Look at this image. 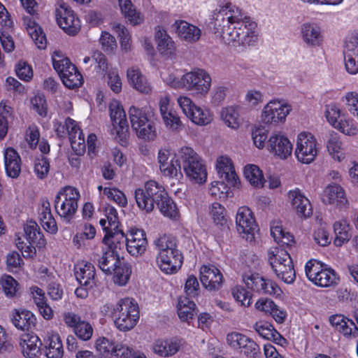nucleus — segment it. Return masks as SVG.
Returning <instances> with one entry per match:
<instances>
[{"mask_svg":"<svg viewBox=\"0 0 358 358\" xmlns=\"http://www.w3.org/2000/svg\"><path fill=\"white\" fill-rule=\"evenodd\" d=\"M210 25L225 43L234 46L254 47L259 41L257 22L231 3L220 5L212 13Z\"/></svg>","mask_w":358,"mask_h":358,"instance_id":"f257e3e1","label":"nucleus"},{"mask_svg":"<svg viewBox=\"0 0 358 358\" xmlns=\"http://www.w3.org/2000/svg\"><path fill=\"white\" fill-rule=\"evenodd\" d=\"M134 196L138 207L146 213L152 212L157 205L164 216L171 219H176L178 216L176 203L164 187L155 180L148 181L143 188L136 189Z\"/></svg>","mask_w":358,"mask_h":358,"instance_id":"f03ea898","label":"nucleus"},{"mask_svg":"<svg viewBox=\"0 0 358 358\" xmlns=\"http://www.w3.org/2000/svg\"><path fill=\"white\" fill-rule=\"evenodd\" d=\"M157 251V264L166 274L176 273L182 266L183 257L177 248L176 239L168 235L160 236L155 242Z\"/></svg>","mask_w":358,"mask_h":358,"instance_id":"7ed1b4c3","label":"nucleus"},{"mask_svg":"<svg viewBox=\"0 0 358 358\" xmlns=\"http://www.w3.org/2000/svg\"><path fill=\"white\" fill-rule=\"evenodd\" d=\"M129 117L131 126L137 136L145 141H152L157 136V116L154 109L149 106L129 107Z\"/></svg>","mask_w":358,"mask_h":358,"instance_id":"20e7f679","label":"nucleus"},{"mask_svg":"<svg viewBox=\"0 0 358 358\" xmlns=\"http://www.w3.org/2000/svg\"><path fill=\"white\" fill-rule=\"evenodd\" d=\"M180 162L186 177L194 184L202 185L207 180L206 166L199 155L190 147L178 150Z\"/></svg>","mask_w":358,"mask_h":358,"instance_id":"39448f33","label":"nucleus"},{"mask_svg":"<svg viewBox=\"0 0 358 358\" xmlns=\"http://www.w3.org/2000/svg\"><path fill=\"white\" fill-rule=\"evenodd\" d=\"M113 315L115 327L122 331L132 329L139 320L138 306L134 299H121L113 308Z\"/></svg>","mask_w":358,"mask_h":358,"instance_id":"423d86ee","label":"nucleus"},{"mask_svg":"<svg viewBox=\"0 0 358 358\" xmlns=\"http://www.w3.org/2000/svg\"><path fill=\"white\" fill-rule=\"evenodd\" d=\"M53 124L55 131L59 138H64L68 134L71 148L76 155L85 152L86 144L84 134L74 120L67 117L64 123L55 120Z\"/></svg>","mask_w":358,"mask_h":358,"instance_id":"0eeeda50","label":"nucleus"},{"mask_svg":"<svg viewBox=\"0 0 358 358\" xmlns=\"http://www.w3.org/2000/svg\"><path fill=\"white\" fill-rule=\"evenodd\" d=\"M211 83V76L203 69H194L182 76V89L199 96H206L208 94Z\"/></svg>","mask_w":358,"mask_h":358,"instance_id":"6e6552de","label":"nucleus"},{"mask_svg":"<svg viewBox=\"0 0 358 358\" xmlns=\"http://www.w3.org/2000/svg\"><path fill=\"white\" fill-rule=\"evenodd\" d=\"M79 198L80 193L77 189L70 186L62 189L55 199V208L57 214L69 222L78 209Z\"/></svg>","mask_w":358,"mask_h":358,"instance_id":"1a4fd4ad","label":"nucleus"},{"mask_svg":"<svg viewBox=\"0 0 358 358\" xmlns=\"http://www.w3.org/2000/svg\"><path fill=\"white\" fill-rule=\"evenodd\" d=\"M305 271L308 278L319 287H330L336 285L338 280L333 269L326 268L317 260H309L306 264Z\"/></svg>","mask_w":358,"mask_h":358,"instance_id":"9d476101","label":"nucleus"},{"mask_svg":"<svg viewBox=\"0 0 358 358\" xmlns=\"http://www.w3.org/2000/svg\"><path fill=\"white\" fill-rule=\"evenodd\" d=\"M110 116L113 123L112 135L122 145L127 144L129 124L126 113L120 101L113 100L109 104Z\"/></svg>","mask_w":358,"mask_h":358,"instance_id":"9b49d317","label":"nucleus"},{"mask_svg":"<svg viewBox=\"0 0 358 358\" xmlns=\"http://www.w3.org/2000/svg\"><path fill=\"white\" fill-rule=\"evenodd\" d=\"M318 152L317 141L309 132H301L298 135L295 155L299 162L310 164L314 161Z\"/></svg>","mask_w":358,"mask_h":358,"instance_id":"f8f14e48","label":"nucleus"},{"mask_svg":"<svg viewBox=\"0 0 358 358\" xmlns=\"http://www.w3.org/2000/svg\"><path fill=\"white\" fill-rule=\"evenodd\" d=\"M55 17L58 25L69 35L74 36L79 32L80 21L66 3H58L55 9Z\"/></svg>","mask_w":358,"mask_h":358,"instance_id":"ddd939ff","label":"nucleus"},{"mask_svg":"<svg viewBox=\"0 0 358 358\" xmlns=\"http://www.w3.org/2000/svg\"><path fill=\"white\" fill-rule=\"evenodd\" d=\"M291 110V106L285 101L273 99L264 107L262 119L266 124L284 122Z\"/></svg>","mask_w":358,"mask_h":358,"instance_id":"4468645a","label":"nucleus"},{"mask_svg":"<svg viewBox=\"0 0 358 358\" xmlns=\"http://www.w3.org/2000/svg\"><path fill=\"white\" fill-rule=\"evenodd\" d=\"M236 223L237 231L243 238L250 242L254 241L257 225L249 208L242 206L238 209Z\"/></svg>","mask_w":358,"mask_h":358,"instance_id":"2eb2a0df","label":"nucleus"},{"mask_svg":"<svg viewBox=\"0 0 358 358\" xmlns=\"http://www.w3.org/2000/svg\"><path fill=\"white\" fill-rule=\"evenodd\" d=\"M299 36L303 43L310 48L321 46L324 41V34L321 25L313 21L305 22L301 24Z\"/></svg>","mask_w":358,"mask_h":358,"instance_id":"dca6fc26","label":"nucleus"},{"mask_svg":"<svg viewBox=\"0 0 358 358\" xmlns=\"http://www.w3.org/2000/svg\"><path fill=\"white\" fill-rule=\"evenodd\" d=\"M243 281L248 288L260 294L279 296L282 293L276 282L269 279H265L258 274L244 277Z\"/></svg>","mask_w":358,"mask_h":358,"instance_id":"f3484780","label":"nucleus"},{"mask_svg":"<svg viewBox=\"0 0 358 358\" xmlns=\"http://www.w3.org/2000/svg\"><path fill=\"white\" fill-rule=\"evenodd\" d=\"M65 324L73 329L75 334L80 340L89 341L93 334V328L90 322L81 320L80 317L74 313L69 312L64 314Z\"/></svg>","mask_w":358,"mask_h":358,"instance_id":"a211bd4d","label":"nucleus"},{"mask_svg":"<svg viewBox=\"0 0 358 358\" xmlns=\"http://www.w3.org/2000/svg\"><path fill=\"white\" fill-rule=\"evenodd\" d=\"M171 31L188 43L197 42L201 36V30L199 27L182 20H176L171 25Z\"/></svg>","mask_w":358,"mask_h":358,"instance_id":"6ab92c4d","label":"nucleus"},{"mask_svg":"<svg viewBox=\"0 0 358 358\" xmlns=\"http://www.w3.org/2000/svg\"><path fill=\"white\" fill-rule=\"evenodd\" d=\"M267 149L282 159L291 155L292 144L289 140L280 133H273L266 143Z\"/></svg>","mask_w":358,"mask_h":358,"instance_id":"aec40b11","label":"nucleus"},{"mask_svg":"<svg viewBox=\"0 0 358 358\" xmlns=\"http://www.w3.org/2000/svg\"><path fill=\"white\" fill-rule=\"evenodd\" d=\"M345 66L350 74L358 73V32L352 34L345 42L343 50Z\"/></svg>","mask_w":358,"mask_h":358,"instance_id":"412c9836","label":"nucleus"},{"mask_svg":"<svg viewBox=\"0 0 358 358\" xmlns=\"http://www.w3.org/2000/svg\"><path fill=\"white\" fill-rule=\"evenodd\" d=\"M200 280L203 287L209 291L218 290L224 282L221 271L213 265H204L201 268Z\"/></svg>","mask_w":358,"mask_h":358,"instance_id":"4be33fe9","label":"nucleus"},{"mask_svg":"<svg viewBox=\"0 0 358 358\" xmlns=\"http://www.w3.org/2000/svg\"><path fill=\"white\" fill-rule=\"evenodd\" d=\"M126 237V248L131 255L137 257L145 252L148 242L143 229H131Z\"/></svg>","mask_w":358,"mask_h":358,"instance_id":"5701e85b","label":"nucleus"},{"mask_svg":"<svg viewBox=\"0 0 358 358\" xmlns=\"http://www.w3.org/2000/svg\"><path fill=\"white\" fill-rule=\"evenodd\" d=\"M288 198L292 208L299 216L306 218L312 215L313 209L310 201L299 189L289 190Z\"/></svg>","mask_w":358,"mask_h":358,"instance_id":"b1692460","label":"nucleus"},{"mask_svg":"<svg viewBox=\"0 0 358 358\" xmlns=\"http://www.w3.org/2000/svg\"><path fill=\"white\" fill-rule=\"evenodd\" d=\"M184 344V340L178 337L158 339L153 343L152 350L159 357H169L176 354Z\"/></svg>","mask_w":358,"mask_h":358,"instance_id":"393cba45","label":"nucleus"},{"mask_svg":"<svg viewBox=\"0 0 358 358\" xmlns=\"http://www.w3.org/2000/svg\"><path fill=\"white\" fill-rule=\"evenodd\" d=\"M216 169L220 177L225 180L230 185L236 187L238 184V178L230 158L220 156L217 159Z\"/></svg>","mask_w":358,"mask_h":358,"instance_id":"a878e982","label":"nucleus"},{"mask_svg":"<svg viewBox=\"0 0 358 358\" xmlns=\"http://www.w3.org/2000/svg\"><path fill=\"white\" fill-rule=\"evenodd\" d=\"M95 347L101 354H110L114 357L127 355L129 348L122 343H115L105 338H99L95 343Z\"/></svg>","mask_w":358,"mask_h":358,"instance_id":"bb28decb","label":"nucleus"},{"mask_svg":"<svg viewBox=\"0 0 358 358\" xmlns=\"http://www.w3.org/2000/svg\"><path fill=\"white\" fill-rule=\"evenodd\" d=\"M331 324L345 336H358V328L355 322L342 315H332L329 318Z\"/></svg>","mask_w":358,"mask_h":358,"instance_id":"cd10ccee","label":"nucleus"},{"mask_svg":"<svg viewBox=\"0 0 358 358\" xmlns=\"http://www.w3.org/2000/svg\"><path fill=\"white\" fill-rule=\"evenodd\" d=\"M127 237L123 231L119 229L111 230L106 234L103 242L108 246V250L115 255H120L124 246H126Z\"/></svg>","mask_w":358,"mask_h":358,"instance_id":"c85d7f7f","label":"nucleus"},{"mask_svg":"<svg viewBox=\"0 0 358 358\" xmlns=\"http://www.w3.org/2000/svg\"><path fill=\"white\" fill-rule=\"evenodd\" d=\"M20 345L24 357L27 358H35L41 355L42 343L36 335H24L20 339Z\"/></svg>","mask_w":358,"mask_h":358,"instance_id":"c756f323","label":"nucleus"},{"mask_svg":"<svg viewBox=\"0 0 358 358\" xmlns=\"http://www.w3.org/2000/svg\"><path fill=\"white\" fill-rule=\"evenodd\" d=\"M4 165L6 174L13 178H17L21 171V158L13 148H8L4 151Z\"/></svg>","mask_w":358,"mask_h":358,"instance_id":"7c9ffc66","label":"nucleus"},{"mask_svg":"<svg viewBox=\"0 0 358 358\" xmlns=\"http://www.w3.org/2000/svg\"><path fill=\"white\" fill-rule=\"evenodd\" d=\"M95 268L89 262L80 264L75 272V276L80 285L93 287L96 285Z\"/></svg>","mask_w":358,"mask_h":358,"instance_id":"2f4dec72","label":"nucleus"},{"mask_svg":"<svg viewBox=\"0 0 358 358\" xmlns=\"http://www.w3.org/2000/svg\"><path fill=\"white\" fill-rule=\"evenodd\" d=\"M127 76L129 84L139 92L148 94L152 91L150 84L139 69L134 66L129 68L127 70Z\"/></svg>","mask_w":358,"mask_h":358,"instance_id":"473e14b6","label":"nucleus"},{"mask_svg":"<svg viewBox=\"0 0 358 358\" xmlns=\"http://www.w3.org/2000/svg\"><path fill=\"white\" fill-rule=\"evenodd\" d=\"M12 322L18 329L29 331L35 326L34 315L27 310H15L12 313Z\"/></svg>","mask_w":358,"mask_h":358,"instance_id":"72a5a7b5","label":"nucleus"},{"mask_svg":"<svg viewBox=\"0 0 358 358\" xmlns=\"http://www.w3.org/2000/svg\"><path fill=\"white\" fill-rule=\"evenodd\" d=\"M285 263L280 264L274 262L275 264L271 268L279 279L285 283L291 284L296 278L295 270L291 257L285 256Z\"/></svg>","mask_w":358,"mask_h":358,"instance_id":"f704fd0d","label":"nucleus"},{"mask_svg":"<svg viewBox=\"0 0 358 358\" xmlns=\"http://www.w3.org/2000/svg\"><path fill=\"white\" fill-rule=\"evenodd\" d=\"M155 37L157 41V48L160 54L166 56L174 55L175 42L165 29L159 27L156 30Z\"/></svg>","mask_w":358,"mask_h":358,"instance_id":"c9c22d12","label":"nucleus"},{"mask_svg":"<svg viewBox=\"0 0 358 358\" xmlns=\"http://www.w3.org/2000/svg\"><path fill=\"white\" fill-rule=\"evenodd\" d=\"M254 329L263 338L271 340L275 343L283 345L286 340L268 322L259 321L255 324Z\"/></svg>","mask_w":358,"mask_h":358,"instance_id":"e433bc0d","label":"nucleus"},{"mask_svg":"<svg viewBox=\"0 0 358 358\" xmlns=\"http://www.w3.org/2000/svg\"><path fill=\"white\" fill-rule=\"evenodd\" d=\"M38 217L45 231L51 234H55L57 231V225L52 215L50 203L48 200H42L41 206L38 209Z\"/></svg>","mask_w":358,"mask_h":358,"instance_id":"4c0bfd02","label":"nucleus"},{"mask_svg":"<svg viewBox=\"0 0 358 358\" xmlns=\"http://www.w3.org/2000/svg\"><path fill=\"white\" fill-rule=\"evenodd\" d=\"M335 238L334 245L337 247L342 246L349 241L351 237V227L347 219H341L336 221L333 225Z\"/></svg>","mask_w":358,"mask_h":358,"instance_id":"58836bf2","label":"nucleus"},{"mask_svg":"<svg viewBox=\"0 0 358 358\" xmlns=\"http://www.w3.org/2000/svg\"><path fill=\"white\" fill-rule=\"evenodd\" d=\"M24 231L27 241L35 244L38 248H42L45 245V239L36 222L34 221L28 222L24 225Z\"/></svg>","mask_w":358,"mask_h":358,"instance_id":"ea45409f","label":"nucleus"},{"mask_svg":"<svg viewBox=\"0 0 358 358\" xmlns=\"http://www.w3.org/2000/svg\"><path fill=\"white\" fill-rule=\"evenodd\" d=\"M118 3L122 13L131 24L137 25L143 22V15L136 10L131 0H118Z\"/></svg>","mask_w":358,"mask_h":358,"instance_id":"a19ab883","label":"nucleus"},{"mask_svg":"<svg viewBox=\"0 0 358 358\" xmlns=\"http://www.w3.org/2000/svg\"><path fill=\"white\" fill-rule=\"evenodd\" d=\"M323 201L328 204H344L346 199L343 189L336 184L329 185L324 190Z\"/></svg>","mask_w":358,"mask_h":358,"instance_id":"79ce46f5","label":"nucleus"},{"mask_svg":"<svg viewBox=\"0 0 358 358\" xmlns=\"http://www.w3.org/2000/svg\"><path fill=\"white\" fill-rule=\"evenodd\" d=\"M327 148L329 154L334 159L341 162L344 159V153L343 152L342 142L340 140L339 135L335 132L331 131L329 134L327 140Z\"/></svg>","mask_w":358,"mask_h":358,"instance_id":"37998d69","label":"nucleus"},{"mask_svg":"<svg viewBox=\"0 0 358 358\" xmlns=\"http://www.w3.org/2000/svg\"><path fill=\"white\" fill-rule=\"evenodd\" d=\"M45 355L48 358H62L64 355V348L58 334H51L48 337Z\"/></svg>","mask_w":358,"mask_h":358,"instance_id":"c03bdc74","label":"nucleus"},{"mask_svg":"<svg viewBox=\"0 0 358 358\" xmlns=\"http://www.w3.org/2000/svg\"><path fill=\"white\" fill-rule=\"evenodd\" d=\"M120 255H115L106 251L99 258L98 266L103 273L111 275L117 264H120Z\"/></svg>","mask_w":358,"mask_h":358,"instance_id":"a18cd8bd","label":"nucleus"},{"mask_svg":"<svg viewBox=\"0 0 358 358\" xmlns=\"http://www.w3.org/2000/svg\"><path fill=\"white\" fill-rule=\"evenodd\" d=\"M113 282L120 286L125 285L131 274V266L129 264L126 263L124 260H120V264H117L115 269L113 271Z\"/></svg>","mask_w":358,"mask_h":358,"instance_id":"49530a36","label":"nucleus"},{"mask_svg":"<svg viewBox=\"0 0 358 358\" xmlns=\"http://www.w3.org/2000/svg\"><path fill=\"white\" fill-rule=\"evenodd\" d=\"M196 310V304L187 296L179 299L178 305V315L181 320L188 322L193 318Z\"/></svg>","mask_w":358,"mask_h":358,"instance_id":"de8ad7c7","label":"nucleus"},{"mask_svg":"<svg viewBox=\"0 0 358 358\" xmlns=\"http://www.w3.org/2000/svg\"><path fill=\"white\" fill-rule=\"evenodd\" d=\"M181 169L182 164L178 155V159L176 157H172L171 161L160 167L159 170L164 177L178 179L182 176Z\"/></svg>","mask_w":358,"mask_h":358,"instance_id":"09e8293b","label":"nucleus"},{"mask_svg":"<svg viewBox=\"0 0 358 358\" xmlns=\"http://www.w3.org/2000/svg\"><path fill=\"white\" fill-rule=\"evenodd\" d=\"M244 176L251 185L262 187L264 185L262 171L255 164H248L244 168Z\"/></svg>","mask_w":358,"mask_h":358,"instance_id":"8fccbe9b","label":"nucleus"},{"mask_svg":"<svg viewBox=\"0 0 358 358\" xmlns=\"http://www.w3.org/2000/svg\"><path fill=\"white\" fill-rule=\"evenodd\" d=\"M61 79L64 85L69 89L78 87L83 82L82 75L74 65L69 66V71L63 73Z\"/></svg>","mask_w":358,"mask_h":358,"instance_id":"3c124183","label":"nucleus"},{"mask_svg":"<svg viewBox=\"0 0 358 358\" xmlns=\"http://www.w3.org/2000/svg\"><path fill=\"white\" fill-rule=\"evenodd\" d=\"M27 31L39 49H44L46 47L47 41L45 35L38 24L34 22H29Z\"/></svg>","mask_w":358,"mask_h":358,"instance_id":"603ef678","label":"nucleus"},{"mask_svg":"<svg viewBox=\"0 0 358 358\" xmlns=\"http://www.w3.org/2000/svg\"><path fill=\"white\" fill-rule=\"evenodd\" d=\"M52 61L55 70L59 73L60 78L63 73L69 71V66L73 65L69 58L64 57L59 50H55L52 55Z\"/></svg>","mask_w":358,"mask_h":358,"instance_id":"864d4df0","label":"nucleus"},{"mask_svg":"<svg viewBox=\"0 0 358 358\" xmlns=\"http://www.w3.org/2000/svg\"><path fill=\"white\" fill-rule=\"evenodd\" d=\"M221 117L229 127L237 129L240 125L239 113L237 108L234 106L223 108L221 112Z\"/></svg>","mask_w":358,"mask_h":358,"instance_id":"5fc2aeb1","label":"nucleus"},{"mask_svg":"<svg viewBox=\"0 0 358 358\" xmlns=\"http://www.w3.org/2000/svg\"><path fill=\"white\" fill-rule=\"evenodd\" d=\"M194 124L197 125H206L211 122L213 116L206 108H201L199 106L193 108V113L188 117Z\"/></svg>","mask_w":358,"mask_h":358,"instance_id":"6e6d98bb","label":"nucleus"},{"mask_svg":"<svg viewBox=\"0 0 358 358\" xmlns=\"http://www.w3.org/2000/svg\"><path fill=\"white\" fill-rule=\"evenodd\" d=\"M166 127L172 131H179L182 127V122L174 110H170L161 115Z\"/></svg>","mask_w":358,"mask_h":358,"instance_id":"4d7b16f0","label":"nucleus"},{"mask_svg":"<svg viewBox=\"0 0 358 358\" xmlns=\"http://www.w3.org/2000/svg\"><path fill=\"white\" fill-rule=\"evenodd\" d=\"M335 128L348 136H355L358 134V124L351 117L341 119Z\"/></svg>","mask_w":358,"mask_h":358,"instance_id":"13d9d810","label":"nucleus"},{"mask_svg":"<svg viewBox=\"0 0 358 358\" xmlns=\"http://www.w3.org/2000/svg\"><path fill=\"white\" fill-rule=\"evenodd\" d=\"M348 111L358 120V92H348L342 98Z\"/></svg>","mask_w":358,"mask_h":358,"instance_id":"bf43d9fd","label":"nucleus"},{"mask_svg":"<svg viewBox=\"0 0 358 358\" xmlns=\"http://www.w3.org/2000/svg\"><path fill=\"white\" fill-rule=\"evenodd\" d=\"M0 283L3 292L8 297H13L17 292L18 283L10 275H4L1 277Z\"/></svg>","mask_w":358,"mask_h":358,"instance_id":"052dcab7","label":"nucleus"},{"mask_svg":"<svg viewBox=\"0 0 358 358\" xmlns=\"http://www.w3.org/2000/svg\"><path fill=\"white\" fill-rule=\"evenodd\" d=\"M103 194L108 199L113 201L121 207H124L127 204L125 194L117 188L105 187Z\"/></svg>","mask_w":358,"mask_h":358,"instance_id":"680f3d73","label":"nucleus"},{"mask_svg":"<svg viewBox=\"0 0 358 358\" xmlns=\"http://www.w3.org/2000/svg\"><path fill=\"white\" fill-rule=\"evenodd\" d=\"M241 352L248 358H259L261 355V349L256 342L248 338L241 349Z\"/></svg>","mask_w":358,"mask_h":358,"instance_id":"e2e57ef3","label":"nucleus"},{"mask_svg":"<svg viewBox=\"0 0 358 358\" xmlns=\"http://www.w3.org/2000/svg\"><path fill=\"white\" fill-rule=\"evenodd\" d=\"M232 295L243 306L248 307L252 303L250 293L241 286H236L232 289Z\"/></svg>","mask_w":358,"mask_h":358,"instance_id":"0e129e2a","label":"nucleus"},{"mask_svg":"<svg viewBox=\"0 0 358 358\" xmlns=\"http://www.w3.org/2000/svg\"><path fill=\"white\" fill-rule=\"evenodd\" d=\"M268 262L271 265V266H274V264L276 263H279L280 264H282L285 263V257H290V255L289 252L285 250L284 248H282L280 247H275L271 250L268 251Z\"/></svg>","mask_w":358,"mask_h":358,"instance_id":"69168bd1","label":"nucleus"},{"mask_svg":"<svg viewBox=\"0 0 358 358\" xmlns=\"http://www.w3.org/2000/svg\"><path fill=\"white\" fill-rule=\"evenodd\" d=\"M99 42L103 51L111 53L117 48L115 37L107 31H103L99 38Z\"/></svg>","mask_w":358,"mask_h":358,"instance_id":"338daca9","label":"nucleus"},{"mask_svg":"<svg viewBox=\"0 0 358 358\" xmlns=\"http://www.w3.org/2000/svg\"><path fill=\"white\" fill-rule=\"evenodd\" d=\"M15 72L18 78L24 81H29L33 77L31 66L24 61H20L16 64Z\"/></svg>","mask_w":358,"mask_h":358,"instance_id":"774afa93","label":"nucleus"}]
</instances>
